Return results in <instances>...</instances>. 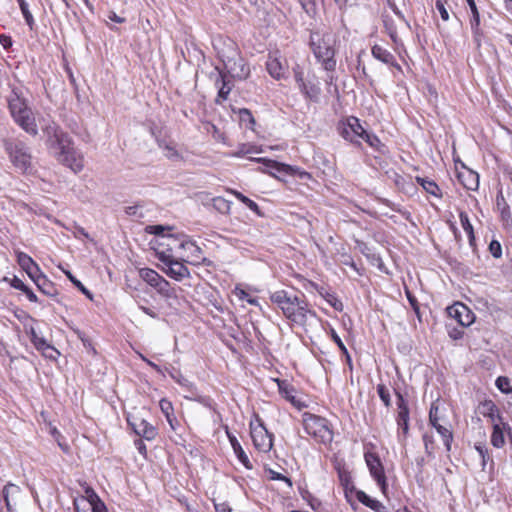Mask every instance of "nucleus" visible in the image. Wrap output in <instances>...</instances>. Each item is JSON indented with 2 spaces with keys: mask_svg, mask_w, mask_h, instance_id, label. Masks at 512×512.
Returning <instances> with one entry per match:
<instances>
[{
  "mask_svg": "<svg viewBox=\"0 0 512 512\" xmlns=\"http://www.w3.org/2000/svg\"><path fill=\"white\" fill-rule=\"evenodd\" d=\"M152 249L155 251L156 257L163 262L171 259H180L186 263H192L190 256L186 253V249L192 252H199V247L185 236L168 234L154 238L151 241Z\"/></svg>",
  "mask_w": 512,
  "mask_h": 512,
  "instance_id": "1",
  "label": "nucleus"
},
{
  "mask_svg": "<svg viewBox=\"0 0 512 512\" xmlns=\"http://www.w3.org/2000/svg\"><path fill=\"white\" fill-rule=\"evenodd\" d=\"M336 42V37L331 32L310 33L309 47L317 63L327 72H335L337 67Z\"/></svg>",
  "mask_w": 512,
  "mask_h": 512,
  "instance_id": "2",
  "label": "nucleus"
},
{
  "mask_svg": "<svg viewBox=\"0 0 512 512\" xmlns=\"http://www.w3.org/2000/svg\"><path fill=\"white\" fill-rule=\"evenodd\" d=\"M7 104L14 122L27 134L36 136L38 134L36 119L20 88L12 87L7 96Z\"/></svg>",
  "mask_w": 512,
  "mask_h": 512,
  "instance_id": "3",
  "label": "nucleus"
},
{
  "mask_svg": "<svg viewBox=\"0 0 512 512\" xmlns=\"http://www.w3.org/2000/svg\"><path fill=\"white\" fill-rule=\"evenodd\" d=\"M270 299L277 305L288 320H302L315 316L305 296H290L285 290L274 292Z\"/></svg>",
  "mask_w": 512,
  "mask_h": 512,
  "instance_id": "4",
  "label": "nucleus"
},
{
  "mask_svg": "<svg viewBox=\"0 0 512 512\" xmlns=\"http://www.w3.org/2000/svg\"><path fill=\"white\" fill-rule=\"evenodd\" d=\"M3 147L13 167L21 173H28L32 169V154L26 143L18 138L3 140Z\"/></svg>",
  "mask_w": 512,
  "mask_h": 512,
  "instance_id": "5",
  "label": "nucleus"
},
{
  "mask_svg": "<svg viewBox=\"0 0 512 512\" xmlns=\"http://www.w3.org/2000/svg\"><path fill=\"white\" fill-rule=\"evenodd\" d=\"M139 276L170 304L172 300H177L178 293L182 291L179 286L172 285L157 271L151 268H141L139 270Z\"/></svg>",
  "mask_w": 512,
  "mask_h": 512,
  "instance_id": "6",
  "label": "nucleus"
},
{
  "mask_svg": "<svg viewBox=\"0 0 512 512\" xmlns=\"http://www.w3.org/2000/svg\"><path fill=\"white\" fill-rule=\"evenodd\" d=\"M336 131L345 141L350 144L361 147V140L366 132L358 117L350 115L343 116L336 124Z\"/></svg>",
  "mask_w": 512,
  "mask_h": 512,
  "instance_id": "7",
  "label": "nucleus"
},
{
  "mask_svg": "<svg viewBox=\"0 0 512 512\" xmlns=\"http://www.w3.org/2000/svg\"><path fill=\"white\" fill-rule=\"evenodd\" d=\"M293 76L303 97L310 102L318 103L321 96V87L317 77L315 75L311 78L306 76L303 68L298 64L293 67Z\"/></svg>",
  "mask_w": 512,
  "mask_h": 512,
  "instance_id": "8",
  "label": "nucleus"
},
{
  "mask_svg": "<svg viewBox=\"0 0 512 512\" xmlns=\"http://www.w3.org/2000/svg\"><path fill=\"white\" fill-rule=\"evenodd\" d=\"M303 426L306 433L314 437L320 443H328L332 441V431L328 427V422L325 418L320 416L304 413Z\"/></svg>",
  "mask_w": 512,
  "mask_h": 512,
  "instance_id": "9",
  "label": "nucleus"
},
{
  "mask_svg": "<svg viewBox=\"0 0 512 512\" xmlns=\"http://www.w3.org/2000/svg\"><path fill=\"white\" fill-rule=\"evenodd\" d=\"M44 132L51 143V147L57 150L56 157L69 154L75 148L71 137L56 124L47 126Z\"/></svg>",
  "mask_w": 512,
  "mask_h": 512,
  "instance_id": "10",
  "label": "nucleus"
},
{
  "mask_svg": "<svg viewBox=\"0 0 512 512\" xmlns=\"http://www.w3.org/2000/svg\"><path fill=\"white\" fill-rule=\"evenodd\" d=\"M257 424H250V434L256 449L261 452H269L273 446L272 434H270L259 417L256 418Z\"/></svg>",
  "mask_w": 512,
  "mask_h": 512,
  "instance_id": "11",
  "label": "nucleus"
},
{
  "mask_svg": "<svg viewBox=\"0 0 512 512\" xmlns=\"http://www.w3.org/2000/svg\"><path fill=\"white\" fill-rule=\"evenodd\" d=\"M266 70L268 74L275 80L286 78L288 71V63L283 58L279 50L271 51L268 53L266 61Z\"/></svg>",
  "mask_w": 512,
  "mask_h": 512,
  "instance_id": "12",
  "label": "nucleus"
},
{
  "mask_svg": "<svg viewBox=\"0 0 512 512\" xmlns=\"http://www.w3.org/2000/svg\"><path fill=\"white\" fill-rule=\"evenodd\" d=\"M469 9H470V17L469 24L472 32L473 41L477 48L482 46V41L485 37V33L481 27V15L480 11L476 5L475 0H466Z\"/></svg>",
  "mask_w": 512,
  "mask_h": 512,
  "instance_id": "13",
  "label": "nucleus"
},
{
  "mask_svg": "<svg viewBox=\"0 0 512 512\" xmlns=\"http://www.w3.org/2000/svg\"><path fill=\"white\" fill-rule=\"evenodd\" d=\"M365 461L371 476L377 481L381 491L386 494L388 484L379 456L375 453L368 452L365 454Z\"/></svg>",
  "mask_w": 512,
  "mask_h": 512,
  "instance_id": "14",
  "label": "nucleus"
},
{
  "mask_svg": "<svg viewBox=\"0 0 512 512\" xmlns=\"http://www.w3.org/2000/svg\"><path fill=\"white\" fill-rule=\"evenodd\" d=\"M258 163L264 164L267 168H271L276 170L279 173H283L289 176H299L300 178L310 177V174L304 170L296 166H292L289 164L281 163L276 160H272L269 158H254Z\"/></svg>",
  "mask_w": 512,
  "mask_h": 512,
  "instance_id": "15",
  "label": "nucleus"
},
{
  "mask_svg": "<svg viewBox=\"0 0 512 512\" xmlns=\"http://www.w3.org/2000/svg\"><path fill=\"white\" fill-rule=\"evenodd\" d=\"M184 262L185 261H181L180 259L166 260L162 262L165 266L161 269L168 277L176 281H182L190 277V271L184 265Z\"/></svg>",
  "mask_w": 512,
  "mask_h": 512,
  "instance_id": "16",
  "label": "nucleus"
},
{
  "mask_svg": "<svg viewBox=\"0 0 512 512\" xmlns=\"http://www.w3.org/2000/svg\"><path fill=\"white\" fill-rule=\"evenodd\" d=\"M456 176L460 184L469 191H476L479 187V175L477 172L466 167L461 163V167L456 166Z\"/></svg>",
  "mask_w": 512,
  "mask_h": 512,
  "instance_id": "17",
  "label": "nucleus"
},
{
  "mask_svg": "<svg viewBox=\"0 0 512 512\" xmlns=\"http://www.w3.org/2000/svg\"><path fill=\"white\" fill-rule=\"evenodd\" d=\"M438 411H439V408L436 405V403H432V405L430 407V411H429V422L437 430V432L442 436L446 450L450 451L451 443L453 440V435L449 429L440 425Z\"/></svg>",
  "mask_w": 512,
  "mask_h": 512,
  "instance_id": "18",
  "label": "nucleus"
},
{
  "mask_svg": "<svg viewBox=\"0 0 512 512\" xmlns=\"http://www.w3.org/2000/svg\"><path fill=\"white\" fill-rule=\"evenodd\" d=\"M3 499L8 512H15L21 504L23 493L19 486L9 483L3 489Z\"/></svg>",
  "mask_w": 512,
  "mask_h": 512,
  "instance_id": "19",
  "label": "nucleus"
},
{
  "mask_svg": "<svg viewBox=\"0 0 512 512\" xmlns=\"http://www.w3.org/2000/svg\"><path fill=\"white\" fill-rule=\"evenodd\" d=\"M128 423L135 434L146 440H153L157 436L156 428L144 419L136 418L134 420H130L128 418Z\"/></svg>",
  "mask_w": 512,
  "mask_h": 512,
  "instance_id": "20",
  "label": "nucleus"
},
{
  "mask_svg": "<svg viewBox=\"0 0 512 512\" xmlns=\"http://www.w3.org/2000/svg\"><path fill=\"white\" fill-rule=\"evenodd\" d=\"M57 160L64 166L70 168L75 173L82 171L84 167V158L75 148L69 154L57 156Z\"/></svg>",
  "mask_w": 512,
  "mask_h": 512,
  "instance_id": "21",
  "label": "nucleus"
},
{
  "mask_svg": "<svg viewBox=\"0 0 512 512\" xmlns=\"http://www.w3.org/2000/svg\"><path fill=\"white\" fill-rule=\"evenodd\" d=\"M16 261L23 271L33 278L39 271H41L39 265L33 260V258L25 252L15 251Z\"/></svg>",
  "mask_w": 512,
  "mask_h": 512,
  "instance_id": "22",
  "label": "nucleus"
},
{
  "mask_svg": "<svg viewBox=\"0 0 512 512\" xmlns=\"http://www.w3.org/2000/svg\"><path fill=\"white\" fill-rule=\"evenodd\" d=\"M446 313L449 318L452 320H462L463 318L471 320H475L473 312L471 309L464 303L456 301L452 305L446 308Z\"/></svg>",
  "mask_w": 512,
  "mask_h": 512,
  "instance_id": "23",
  "label": "nucleus"
},
{
  "mask_svg": "<svg viewBox=\"0 0 512 512\" xmlns=\"http://www.w3.org/2000/svg\"><path fill=\"white\" fill-rule=\"evenodd\" d=\"M371 54L378 61H380L384 64H387V65H390L399 71L402 70L401 66L398 64V62L396 61L393 54L391 52H389L383 46H381L379 44L373 45L371 48Z\"/></svg>",
  "mask_w": 512,
  "mask_h": 512,
  "instance_id": "24",
  "label": "nucleus"
},
{
  "mask_svg": "<svg viewBox=\"0 0 512 512\" xmlns=\"http://www.w3.org/2000/svg\"><path fill=\"white\" fill-rule=\"evenodd\" d=\"M396 395L398 406L397 424L403 430V433L406 435L409 430V408L403 396L398 392L396 393Z\"/></svg>",
  "mask_w": 512,
  "mask_h": 512,
  "instance_id": "25",
  "label": "nucleus"
},
{
  "mask_svg": "<svg viewBox=\"0 0 512 512\" xmlns=\"http://www.w3.org/2000/svg\"><path fill=\"white\" fill-rule=\"evenodd\" d=\"M31 280L43 294L47 296H55L57 294V288L54 283L42 271L34 275Z\"/></svg>",
  "mask_w": 512,
  "mask_h": 512,
  "instance_id": "26",
  "label": "nucleus"
},
{
  "mask_svg": "<svg viewBox=\"0 0 512 512\" xmlns=\"http://www.w3.org/2000/svg\"><path fill=\"white\" fill-rule=\"evenodd\" d=\"M215 84L219 86V91L215 101L217 104H222L228 99V96L231 92L232 87L230 80L227 78L225 73L220 72Z\"/></svg>",
  "mask_w": 512,
  "mask_h": 512,
  "instance_id": "27",
  "label": "nucleus"
},
{
  "mask_svg": "<svg viewBox=\"0 0 512 512\" xmlns=\"http://www.w3.org/2000/svg\"><path fill=\"white\" fill-rule=\"evenodd\" d=\"M277 383L280 394L284 396L286 400H288L293 406H295L298 409H302L303 407H305V404L298 400L294 395L295 389L290 384H288L286 381L280 380H277Z\"/></svg>",
  "mask_w": 512,
  "mask_h": 512,
  "instance_id": "28",
  "label": "nucleus"
},
{
  "mask_svg": "<svg viewBox=\"0 0 512 512\" xmlns=\"http://www.w3.org/2000/svg\"><path fill=\"white\" fill-rule=\"evenodd\" d=\"M417 184H419L427 194L437 198L441 199L443 197V193L439 185L431 179H428L426 177H420L416 176L415 178Z\"/></svg>",
  "mask_w": 512,
  "mask_h": 512,
  "instance_id": "29",
  "label": "nucleus"
},
{
  "mask_svg": "<svg viewBox=\"0 0 512 512\" xmlns=\"http://www.w3.org/2000/svg\"><path fill=\"white\" fill-rule=\"evenodd\" d=\"M355 492L358 501L361 502L363 505L369 507L370 509L376 512H389L388 508L385 505H383L380 501L371 498L364 491L357 490Z\"/></svg>",
  "mask_w": 512,
  "mask_h": 512,
  "instance_id": "30",
  "label": "nucleus"
},
{
  "mask_svg": "<svg viewBox=\"0 0 512 512\" xmlns=\"http://www.w3.org/2000/svg\"><path fill=\"white\" fill-rule=\"evenodd\" d=\"M228 434V438H229V441L231 443V446L238 458V460L247 468V469H251L252 468V464L247 456V454L244 452L241 444L239 443V441L237 440V438L230 434L229 432L227 433Z\"/></svg>",
  "mask_w": 512,
  "mask_h": 512,
  "instance_id": "31",
  "label": "nucleus"
},
{
  "mask_svg": "<svg viewBox=\"0 0 512 512\" xmlns=\"http://www.w3.org/2000/svg\"><path fill=\"white\" fill-rule=\"evenodd\" d=\"M474 322H450L446 325V330L449 337L453 340L461 339L464 335V330Z\"/></svg>",
  "mask_w": 512,
  "mask_h": 512,
  "instance_id": "32",
  "label": "nucleus"
},
{
  "mask_svg": "<svg viewBox=\"0 0 512 512\" xmlns=\"http://www.w3.org/2000/svg\"><path fill=\"white\" fill-rule=\"evenodd\" d=\"M227 191H228V193L233 195L237 200H239L244 205H246L251 211H253L257 215H261L260 208L255 201L251 200L250 198L245 196L243 193H241L235 189H228Z\"/></svg>",
  "mask_w": 512,
  "mask_h": 512,
  "instance_id": "33",
  "label": "nucleus"
},
{
  "mask_svg": "<svg viewBox=\"0 0 512 512\" xmlns=\"http://www.w3.org/2000/svg\"><path fill=\"white\" fill-rule=\"evenodd\" d=\"M459 219H460V223H461L462 228L464 229V231L466 232V234L468 236L470 245L473 246L475 244L474 228H473V225L470 222V219H469V216H468L467 212L460 211Z\"/></svg>",
  "mask_w": 512,
  "mask_h": 512,
  "instance_id": "34",
  "label": "nucleus"
},
{
  "mask_svg": "<svg viewBox=\"0 0 512 512\" xmlns=\"http://www.w3.org/2000/svg\"><path fill=\"white\" fill-rule=\"evenodd\" d=\"M29 337L30 341L33 343L37 350L41 349V347H43V345L47 342L44 333L40 329H36L33 326L29 328Z\"/></svg>",
  "mask_w": 512,
  "mask_h": 512,
  "instance_id": "35",
  "label": "nucleus"
},
{
  "mask_svg": "<svg viewBox=\"0 0 512 512\" xmlns=\"http://www.w3.org/2000/svg\"><path fill=\"white\" fill-rule=\"evenodd\" d=\"M362 140L365 141L375 151L383 152V150L385 148V145L380 140V138L377 135L368 132L367 130H366Z\"/></svg>",
  "mask_w": 512,
  "mask_h": 512,
  "instance_id": "36",
  "label": "nucleus"
},
{
  "mask_svg": "<svg viewBox=\"0 0 512 512\" xmlns=\"http://www.w3.org/2000/svg\"><path fill=\"white\" fill-rule=\"evenodd\" d=\"M239 120L242 124H244L247 128L254 131L256 120L252 114V112L247 108H241L239 109Z\"/></svg>",
  "mask_w": 512,
  "mask_h": 512,
  "instance_id": "37",
  "label": "nucleus"
},
{
  "mask_svg": "<svg viewBox=\"0 0 512 512\" xmlns=\"http://www.w3.org/2000/svg\"><path fill=\"white\" fill-rule=\"evenodd\" d=\"M339 481L344 487L345 495L348 497V493L355 490L350 473L347 470H338Z\"/></svg>",
  "mask_w": 512,
  "mask_h": 512,
  "instance_id": "38",
  "label": "nucleus"
},
{
  "mask_svg": "<svg viewBox=\"0 0 512 512\" xmlns=\"http://www.w3.org/2000/svg\"><path fill=\"white\" fill-rule=\"evenodd\" d=\"M262 151H263L262 148L255 144L243 143L239 146L238 151H236L232 155L235 157H243L247 154H251V153L257 154V153H261Z\"/></svg>",
  "mask_w": 512,
  "mask_h": 512,
  "instance_id": "39",
  "label": "nucleus"
},
{
  "mask_svg": "<svg viewBox=\"0 0 512 512\" xmlns=\"http://www.w3.org/2000/svg\"><path fill=\"white\" fill-rule=\"evenodd\" d=\"M480 414L489 416L493 422H495V412L497 411L495 404L492 401H485L479 406ZM500 419L499 415H496Z\"/></svg>",
  "mask_w": 512,
  "mask_h": 512,
  "instance_id": "40",
  "label": "nucleus"
},
{
  "mask_svg": "<svg viewBox=\"0 0 512 512\" xmlns=\"http://www.w3.org/2000/svg\"><path fill=\"white\" fill-rule=\"evenodd\" d=\"M491 443L494 447L500 448L504 445V434L502 429L500 428L499 424L494 423L493 425V432L491 435Z\"/></svg>",
  "mask_w": 512,
  "mask_h": 512,
  "instance_id": "41",
  "label": "nucleus"
},
{
  "mask_svg": "<svg viewBox=\"0 0 512 512\" xmlns=\"http://www.w3.org/2000/svg\"><path fill=\"white\" fill-rule=\"evenodd\" d=\"M17 2L19 4L20 10L25 19L26 24L29 26L30 29H33L35 21L32 13L29 10L27 2L25 0H17Z\"/></svg>",
  "mask_w": 512,
  "mask_h": 512,
  "instance_id": "42",
  "label": "nucleus"
},
{
  "mask_svg": "<svg viewBox=\"0 0 512 512\" xmlns=\"http://www.w3.org/2000/svg\"><path fill=\"white\" fill-rule=\"evenodd\" d=\"M233 294L235 297H237L240 301H246L249 304H256L257 300L254 298L249 292H247L245 289L236 286L233 290Z\"/></svg>",
  "mask_w": 512,
  "mask_h": 512,
  "instance_id": "43",
  "label": "nucleus"
},
{
  "mask_svg": "<svg viewBox=\"0 0 512 512\" xmlns=\"http://www.w3.org/2000/svg\"><path fill=\"white\" fill-rule=\"evenodd\" d=\"M298 2L309 16H314L317 13V0H298Z\"/></svg>",
  "mask_w": 512,
  "mask_h": 512,
  "instance_id": "44",
  "label": "nucleus"
},
{
  "mask_svg": "<svg viewBox=\"0 0 512 512\" xmlns=\"http://www.w3.org/2000/svg\"><path fill=\"white\" fill-rule=\"evenodd\" d=\"M38 351H40L45 358L52 360H56L60 354L59 351L48 342H46L41 349H38Z\"/></svg>",
  "mask_w": 512,
  "mask_h": 512,
  "instance_id": "45",
  "label": "nucleus"
},
{
  "mask_svg": "<svg viewBox=\"0 0 512 512\" xmlns=\"http://www.w3.org/2000/svg\"><path fill=\"white\" fill-rule=\"evenodd\" d=\"M325 300L337 311L343 310V303L342 301L337 297L335 293H329L327 292L324 296Z\"/></svg>",
  "mask_w": 512,
  "mask_h": 512,
  "instance_id": "46",
  "label": "nucleus"
},
{
  "mask_svg": "<svg viewBox=\"0 0 512 512\" xmlns=\"http://www.w3.org/2000/svg\"><path fill=\"white\" fill-rule=\"evenodd\" d=\"M377 393L386 407L391 405V398L388 388L384 384L377 385Z\"/></svg>",
  "mask_w": 512,
  "mask_h": 512,
  "instance_id": "47",
  "label": "nucleus"
},
{
  "mask_svg": "<svg viewBox=\"0 0 512 512\" xmlns=\"http://www.w3.org/2000/svg\"><path fill=\"white\" fill-rule=\"evenodd\" d=\"M447 0H436L435 8L439 12L440 17L443 21H448L450 19L449 12L447 10Z\"/></svg>",
  "mask_w": 512,
  "mask_h": 512,
  "instance_id": "48",
  "label": "nucleus"
},
{
  "mask_svg": "<svg viewBox=\"0 0 512 512\" xmlns=\"http://www.w3.org/2000/svg\"><path fill=\"white\" fill-rule=\"evenodd\" d=\"M497 388L503 393H512V387L510 386V380L507 377L499 376L496 379Z\"/></svg>",
  "mask_w": 512,
  "mask_h": 512,
  "instance_id": "49",
  "label": "nucleus"
},
{
  "mask_svg": "<svg viewBox=\"0 0 512 512\" xmlns=\"http://www.w3.org/2000/svg\"><path fill=\"white\" fill-rule=\"evenodd\" d=\"M406 296H407V299H408L412 309L415 312L416 317L418 318V320H421L422 314L420 311V304L417 301L416 297L408 290H406Z\"/></svg>",
  "mask_w": 512,
  "mask_h": 512,
  "instance_id": "50",
  "label": "nucleus"
},
{
  "mask_svg": "<svg viewBox=\"0 0 512 512\" xmlns=\"http://www.w3.org/2000/svg\"><path fill=\"white\" fill-rule=\"evenodd\" d=\"M165 230H170V227H164L162 225H148L145 228V231L149 234H154L155 238L166 236L167 234H164Z\"/></svg>",
  "mask_w": 512,
  "mask_h": 512,
  "instance_id": "51",
  "label": "nucleus"
},
{
  "mask_svg": "<svg viewBox=\"0 0 512 512\" xmlns=\"http://www.w3.org/2000/svg\"><path fill=\"white\" fill-rule=\"evenodd\" d=\"M228 333L233 339L238 340V341H240L244 338V334L241 331L240 326L237 325L236 322H233V325L228 327Z\"/></svg>",
  "mask_w": 512,
  "mask_h": 512,
  "instance_id": "52",
  "label": "nucleus"
},
{
  "mask_svg": "<svg viewBox=\"0 0 512 512\" xmlns=\"http://www.w3.org/2000/svg\"><path fill=\"white\" fill-rule=\"evenodd\" d=\"M489 251L495 258H500L502 256V247L499 241L492 240L489 244Z\"/></svg>",
  "mask_w": 512,
  "mask_h": 512,
  "instance_id": "53",
  "label": "nucleus"
},
{
  "mask_svg": "<svg viewBox=\"0 0 512 512\" xmlns=\"http://www.w3.org/2000/svg\"><path fill=\"white\" fill-rule=\"evenodd\" d=\"M92 512H107L104 502L99 498L98 500L89 504Z\"/></svg>",
  "mask_w": 512,
  "mask_h": 512,
  "instance_id": "54",
  "label": "nucleus"
},
{
  "mask_svg": "<svg viewBox=\"0 0 512 512\" xmlns=\"http://www.w3.org/2000/svg\"><path fill=\"white\" fill-rule=\"evenodd\" d=\"M159 406L163 414H172L174 410L172 403L167 399H161L159 402Z\"/></svg>",
  "mask_w": 512,
  "mask_h": 512,
  "instance_id": "55",
  "label": "nucleus"
},
{
  "mask_svg": "<svg viewBox=\"0 0 512 512\" xmlns=\"http://www.w3.org/2000/svg\"><path fill=\"white\" fill-rule=\"evenodd\" d=\"M0 44L5 50H8L12 47L13 40L9 35L0 34Z\"/></svg>",
  "mask_w": 512,
  "mask_h": 512,
  "instance_id": "56",
  "label": "nucleus"
},
{
  "mask_svg": "<svg viewBox=\"0 0 512 512\" xmlns=\"http://www.w3.org/2000/svg\"><path fill=\"white\" fill-rule=\"evenodd\" d=\"M384 27L388 35L395 34L397 32V27L392 19H385Z\"/></svg>",
  "mask_w": 512,
  "mask_h": 512,
  "instance_id": "57",
  "label": "nucleus"
},
{
  "mask_svg": "<svg viewBox=\"0 0 512 512\" xmlns=\"http://www.w3.org/2000/svg\"><path fill=\"white\" fill-rule=\"evenodd\" d=\"M79 337H80L81 341L83 342L84 347L87 349L88 353H91L92 355H96L97 354L96 349L92 346L91 341L88 338L84 337V335H82V334H79Z\"/></svg>",
  "mask_w": 512,
  "mask_h": 512,
  "instance_id": "58",
  "label": "nucleus"
},
{
  "mask_svg": "<svg viewBox=\"0 0 512 512\" xmlns=\"http://www.w3.org/2000/svg\"><path fill=\"white\" fill-rule=\"evenodd\" d=\"M85 494H86V501L88 504H90L100 498L91 487H87L85 489Z\"/></svg>",
  "mask_w": 512,
  "mask_h": 512,
  "instance_id": "59",
  "label": "nucleus"
},
{
  "mask_svg": "<svg viewBox=\"0 0 512 512\" xmlns=\"http://www.w3.org/2000/svg\"><path fill=\"white\" fill-rule=\"evenodd\" d=\"M10 285L20 291H23L24 288H26L27 285L23 283L21 279H19L17 276H14L12 279L9 280Z\"/></svg>",
  "mask_w": 512,
  "mask_h": 512,
  "instance_id": "60",
  "label": "nucleus"
},
{
  "mask_svg": "<svg viewBox=\"0 0 512 512\" xmlns=\"http://www.w3.org/2000/svg\"><path fill=\"white\" fill-rule=\"evenodd\" d=\"M331 336L333 338V340L337 343V345L339 346V348L345 353L347 354V349L345 347V345L343 344L342 340L340 339V337L337 335V333L335 332V330L333 328H331Z\"/></svg>",
  "mask_w": 512,
  "mask_h": 512,
  "instance_id": "61",
  "label": "nucleus"
},
{
  "mask_svg": "<svg viewBox=\"0 0 512 512\" xmlns=\"http://www.w3.org/2000/svg\"><path fill=\"white\" fill-rule=\"evenodd\" d=\"M271 479L273 480H283L285 481L289 487H292V482L289 478H287L286 476L280 474V473H277V472H274V471H271Z\"/></svg>",
  "mask_w": 512,
  "mask_h": 512,
  "instance_id": "62",
  "label": "nucleus"
},
{
  "mask_svg": "<svg viewBox=\"0 0 512 512\" xmlns=\"http://www.w3.org/2000/svg\"><path fill=\"white\" fill-rule=\"evenodd\" d=\"M165 150L167 151L166 156L168 158H177L179 157L178 151L171 145H165Z\"/></svg>",
  "mask_w": 512,
  "mask_h": 512,
  "instance_id": "63",
  "label": "nucleus"
},
{
  "mask_svg": "<svg viewBox=\"0 0 512 512\" xmlns=\"http://www.w3.org/2000/svg\"><path fill=\"white\" fill-rule=\"evenodd\" d=\"M22 292L26 295V297L28 298L29 301H31V302L38 301L36 294L28 286H26V288H24V290Z\"/></svg>",
  "mask_w": 512,
  "mask_h": 512,
  "instance_id": "64",
  "label": "nucleus"
}]
</instances>
